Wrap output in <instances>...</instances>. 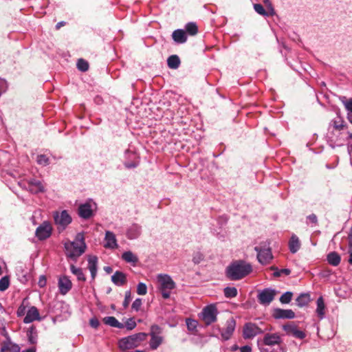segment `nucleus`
<instances>
[{"mask_svg":"<svg viewBox=\"0 0 352 352\" xmlns=\"http://www.w3.org/2000/svg\"><path fill=\"white\" fill-rule=\"evenodd\" d=\"M252 271V267L250 263L243 260H238L231 263L226 270L227 278L231 280H239Z\"/></svg>","mask_w":352,"mask_h":352,"instance_id":"f257e3e1","label":"nucleus"},{"mask_svg":"<svg viewBox=\"0 0 352 352\" xmlns=\"http://www.w3.org/2000/svg\"><path fill=\"white\" fill-rule=\"evenodd\" d=\"M86 248L82 233H78L74 241H68L65 243L67 256L74 260L85 252Z\"/></svg>","mask_w":352,"mask_h":352,"instance_id":"f03ea898","label":"nucleus"},{"mask_svg":"<svg viewBox=\"0 0 352 352\" xmlns=\"http://www.w3.org/2000/svg\"><path fill=\"white\" fill-rule=\"evenodd\" d=\"M326 138L332 148L344 145V142L352 139V133L344 130L327 131Z\"/></svg>","mask_w":352,"mask_h":352,"instance_id":"7ed1b4c3","label":"nucleus"},{"mask_svg":"<svg viewBox=\"0 0 352 352\" xmlns=\"http://www.w3.org/2000/svg\"><path fill=\"white\" fill-rule=\"evenodd\" d=\"M148 335V333L141 332L123 338L119 341V347L122 350L137 347L146 339Z\"/></svg>","mask_w":352,"mask_h":352,"instance_id":"20e7f679","label":"nucleus"},{"mask_svg":"<svg viewBox=\"0 0 352 352\" xmlns=\"http://www.w3.org/2000/svg\"><path fill=\"white\" fill-rule=\"evenodd\" d=\"M158 289L162 297L167 299L170 296V292L175 287V283L171 277L167 274H160L157 277Z\"/></svg>","mask_w":352,"mask_h":352,"instance_id":"39448f33","label":"nucleus"},{"mask_svg":"<svg viewBox=\"0 0 352 352\" xmlns=\"http://www.w3.org/2000/svg\"><path fill=\"white\" fill-rule=\"evenodd\" d=\"M257 252V258L263 265H267L271 262L273 258L271 248L268 241H264L259 245L254 248Z\"/></svg>","mask_w":352,"mask_h":352,"instance_id":"423d86ee","label":"nucleus"},{"mask_svg":"<svg viewBox=\"0 0 352 352\" xmlns=\"http://www.w3.org/2000/svg\"><path fill=\"white\" fill-rule=\"evenodd\" d=\"M218 314L219 311L217 305L215 304H210L203 308L199 317L205 324L208 326L217 321Z\"/></svg>","mask_w":352,"mask_h":352,"instance_id":"0eeeda50","label":"nucleus"},{"mask_svg":"<svg viewBox=\"0 0 352 352\" xmlns=\"http://www.w3.org/2000/svg\"><path fill=\"white\" fill-rule=\"evenodd\" d=\"M162 333V329L160 326L153 324L151 327L149 346L152 350L157 349L162 344L164 338L161 336Z\"/></svg>","mask_w":352,"mask_h":352,"instance_id":"6e6552de","label":"nucleus"},{"mask_svg":"<svg viewBox=\"0 0 352 352\" xmlns=\"http://www.w3.org/2000/svg\"><path fill=\"white\" fill-rule=\"evenodd\" d=\"M264 331L261 329L256 324L253 322H247L243 328V338L245 340L253 339L258 335L263 333Z\"/></svg>","mask_w":352,"mask_h":352,"instance_id":"1a4fd4ad","label":"nucleus"},{"mask_svg":"<svg viewBox=\"0 0 352 352\" xmlns=\"http://www.w3.org/2000/svg\"><path fill=\"white\" fill-rule=\"evenodd\" d=\"M276 291L271 288H266L261 291L258 296V300L260 304L268 305L274 299Z\"/></svg>","mask_w":352,"mask_h":352,"instance_id":"9d476101","label":"nucleus"},{"mask_svg":"<svg viewBox=\"0 0 352 352\" xmlns=\"http://www.w3.org/2000/svg\"><path fill=\"white\" fill-rule=\"evenodd\" d=\"M236 327V321L233 318L226 320V327L221 331V336L223 340H228L232 336Z\"/></svg>","mask_w":352,"mask_h":352,"instance_id":"9b49d317","label":"nucleus"},{"mask_svg":"<svg viewBox=\"0 0 352 352\" xmlns=\"http://www.w3.org/2000/svg\"><path fill=\"white\" fill-rule=\"evenodd\" d=\"M52 233V226L47 222H43L36 230V236L39 240H45L50 236Z\"/></svg>","mask_w":352,"mask_h":352,"instance_id":"f8f14e48","label":"nucleus"},{"mask_svg":"<svg viewBox=\"0 0 352 352\" xmlns=\"http://www.w3.org/2000/svg\"><path fill=\"white\" fill-rule=\"evenodd\" d=\"M58 287L61 295H66L72 288V283L67 276H61L58 278Z\"/></svg>","mask_w":352,"mask_h":352,"instance_id":"ddd939ff","label":"nucleus"},{"mask_svg":"<svg viewBox=\"0 0 352 352\" xmlns=\"http://www.w3.org/2000/svg\"><path fill=\"white\" fill-rule=\"evenodd\" d=\"M261 342L266 345L274 346L275 347L283 346L282 345V339L278 333H266Z\"/></svg>","mask_w":352,"mask_h":352,"instance_id":"4468645a","label":"nucleus"},{"mask_svg":"<svg viewBox=\"0 0 352 352\" xmlns=\"http://www.w3.org/2000/svg\"><path fill=\"white\" fill-rule=\"evenodd\" d=\"M54 218L56 223L63 228L67 226L72 221V218L66 210H63L60 213L56 212L54 215Z\"/></svg>","mask_w":352,"mask_h":352,"instance_id":"2eb2a0df","label":"nucleus"},{"mask_svg":"<svg viewBox=\"0 0 352 352\" xmlns=\"http://www.w3.org/2000/svg\"><path fill=\"white\" fill-rule=\"evenodd\" d=\"M272 316L275 319H293L295 318V313L292 309L276 308L273 310Z\"/></svg>","mask_w":352,"mask_h":352,"instance_id":"dca6fc26","label":"nucleus"},{"mask_svg":"<svg viewBox=\"0 0 352 352\" xmlns=\"http://www.w3.org/2000/svg\"><path fill=\"white\" fill-rule=\"evenodd\" d=\"M41 318L40 317L38 309L32 306L27 311V314L23 319V322L25 324L31 323L35 320L40 321Z\"/></svg>","mask_w":352,"mask_h":352,"instance_id":"f3484780","label":"nucleus"},{"mask_svg":"<svg viewBox=\"0 0 352 352\" xmlns=\"http://www.w3.org/2000/svg\"><path fill=\"white\" fill-rule=\"evenodd\" d=\"M104 247L109 249H116L118 247L117 239L113 232L106 231Z\"/></svg>","mask_w":352,"mask_h":352,"instance_id":"a211bd4d","label":"nucleus"},{"mask_svg":"<svg viewBox=\"0 0 352 352\" xmlns=\"http://www.w3.org/2000/svg\"><path fill=\"white\" fill-rule=\"evenodd\" d=\"M93 209L91 205L89 203H85L80 205L78 208V215L85 219H89L93 216Z\"/></svg>","mask_w":352,"mask_h":352,"instance_id":"6ab92c4d","label":"nucleus"},{"mask_svg":"<svg viewBox=\"0 0 352 352\" xmlns=\"http://www.w3.org/2000/svg\"><path fill=\"white\" fill-rule=\"evenodd\" d=\"M254 9L258 14L263 16H272L276 14L272 5H270V8H267V10H265L261 4L255 3L254 4Z\"/></svg>","mask_w":352,"mask_h":352,"instance_id":"aec40b11","label":"nucleus"},{"mask_svg":"<svg viewBox=\"0 0 352 352\" xmlns=\"http://www.w3.org/2000/svg\"><path fill=\"white\" fill-rule=\"evenodd\" d=\"M142 232V227L137 224H132L127 230L126 236L129 239H135L139 237Z\"/></svg>","mask_w":352,"mask_h":352,"instance_id":"412c9836","label":"nucleus"},{"mask_svg":"<svg viewBox=\"0 0 352 352\" xmlns=\"http://www.w3.org/2000/svg\"><path fill=\"white\" fill-rule=\"evenodd\" d=\"M28 187L32 193H38L45 190V186L42 182L35 179H30L28 182Z\"/></svg>","mask_w":352,"mask_h":352,"instance_id":"4be33fe9","label":"nucleus"},{"mask_svg":"<svg viewBox=\"0 0 352 352\" xmlns=\"http://www.w3.org/2000/svg\"><path fill=\"white\" fill-rule=\"evenodd\" d=\"M257 344L261 352H285L284 346H274L266 345L263 342L258 340Z\"/></svg>","mask_w":352,"mask_h":352,"instance_id":"5701e85b","label":"nucleus"},{"mask_svg":"<svg viewBox=\"0 0 352 352\" xmlns=\"http://www.w3.org/2000/svg\"><path fill=\"white\" fill-rule=\"evenodd\" d=\"M173 41L179 44L184 43L187 41L186 33L184 30L177 29L172 34Z\"/></svg>","mask_w":352,"mask_h":352,"instance_id":"b1692460","label":"nucleus"},{"mask_svg":"<svg viewBox=\"0 0 352 352\" xmlns=\"http://www.w3.org/2000/svg\"><path fill=\"white\" fill-rule=\"evenodd\" d=\"M346 129V125L344 124V122L340 119H334L332 120L328 126V131H338V130H344Z\"/></svg>","mask_w":352,"mask_h":352,"instance_id":"393cba45","label":"nucleus"},{"mask_svg":"<svg viewBox=\"0 0 352 352\" xmlns=\"http://www.w3.org/2000/svg\"><path fill=\"white\" fill-rule=\"evenodd\" d=\"M98 258L96 256H89L88 258V269L89 270L92 279H94L97 274Z\"/></svg>","mask_w":352,"mask_h":352,"instance_id":"a878e982","label":"nucleus"},{"mask_svg":"<svg viewBox=\"0 0 352 352\" xmlns=\"http://www.w3.org/2000/svg\"><path fill=\"white\" fill-rule=\"evenodd\" d=\"M300 248V242L296 234H292L289 241V251L294 254L298 251Z\"/></svg>","mask_w":352,"mask_h":352,"instance_id":"bb28decb","label":"nucleus"},{"mask_svg":"<svg viewBox=\"0 0 352 352\" xmlns=\"http://www.w3.org/2000/svg\"><path fill=\"white\" fill-rule=\"evenodd\" d=\"M21 348L10 341L5 342L1 349V352H20Z\"/></svg>","mask_w":352,"mask_h":352,"instance_id":"cd10ccee","label":"nucleus"},{"mask_svg":"<svg viewBox=\"0 0 352 352\" xmlns=\"http://www.w3.org/2000/svg\"><path fill=\"white\" fill-rule=\"evenodd\" d=\"M111 280L116 285L122 286L126 282V278L124 273L116 271L111 276Z\"/></svg>","mask_w":352,"mask_h":352,"instance_id":"c85d7f7f","label":"nucleus"},{"mask_svg":"<svg viewBox=\"0 0 352 352\" xmlns=\"http://www.w3.org/2000/svg\"><path fill=\"white\" fill-rule=\"evenodd\" d=\"M103 322L112 327H116L118 329H122L124 327V325L120 322L115 317L113 316H106L102 319Z\"/></svg>","mask_w":352,"mask_h":352,"instance_id":"c756f323","label":"nucleus"},{"mask_svg":"<svg viewBox=\"0 0 352 352\" xmlns=\"http://www.w3.org/2000/svg\"><path fill=\"white\" fill-rule=\"evenodd\" d=\"M317 308H316V314L318 318L322 320L324 318L325 316V305L324 302V299L322 296L319 297L316 301Z\"/></svg>","mask_w":352,"mask_h":352,"instance_id":"7c9ffc66","label":"nucleus"},{"mask_svg":"<svg viewBox=\"0 0 352 352\" xmlns=\"http://www.w3.org/2000/svg\"><path fill=\"white\" fill-rule=\"evenodd\" d=\"M311 298L309 293L300 294L296 299V305L300 307L307 306Z\"/></svg>","mask_w":352,"mask_h":352,"instance_id":"2f4dec72","label":"nucleus"},{"mask_svg":"<svg viewBox=\"0 0 352 352\" xmlns=\"http://www.w3.org/2000/svg\"><path fill=\"white\" fill-rule=\"evenodd\" d=\"M181 61L177 55H171L167 59L168 67L173 69H177L180 65Z\"/></svg>","mask_w":352,"mask_h":352,"instance_id":"473e14b6","label":"nucleus"},{"mask_svg":"<svg viewBox=\"0 0 352 352\" xmlns=\"http://www.w3.org/2000/svg\"><path fill=\"white\" fill-rule=\"evenodd\" d=\"M122 258L129 263L135 264L138 261V256L131 251L124 252L122 255Z\"/></svg>","mask_w":352,"mask_h":352,"instance_id":"72a5a7b5","label":"nucleus"},{"mask_svg":"<svg viewBox=\"0 0 352 352\" xmlns=\"http://www.w3.org/2000/svg\"><path fill=\"white\" fill-rule=\"evenodd\" d=\"M340 256L336 252H331L327 255V261L329 263L333 266L338 265L340 263Z\"/></svg>","mask_w":352,"mask_h":352,"instance_id":"f704fd0d","label":"nucleus"},{"mask_svg":"<svg viewBox=\"0 0 352 352\" xmlns=\"http://www.w3.org/2000/svg\"><path fill=\"white\" fill-rule=\"evenodd\" d=\"M70 270L72 273L76 276L77 279L80 281H85L86 278L81 268L75 267L74 265H70Z\"/></svg>","mask_w":352,"mask_h":352,"instance_id":"c9c22d12","label":"nucleus"},{"mask_svg":"<svg viewBox=\"0 0 352 352\" xmlns=\"http://www.w3.org/2000/svg\"><path fill=\"white\" fill-rule=\"evenodd\" d=\"M339 100L349 112L348 113H352V98H347L346 96H340Z\"/></svg>","mask_w":352,"mask_h":352,"instance_id":"e433bc0d","label":"nucleus"},{"mask_svg":"<svg viewBox=\"0 0 352 352\" xmlns=\"http://www.w3.org/2000/svg\"><path fill=\"white\" fill-rule=\"evenodd\" d=\"M237 289L234 287H227L223 289V294L226 298H232L237 296Z\"/></svg>","mask_w":352,"mask_h":352,"instance_id":"4c0bfd02","label":"nucleus"},{"mask_svg":"<svg viewBox=\"0 0 352 352\" xmlns=\"http://www.w3.org/2000/svg\"><path fill=\"white\" fill-rule=\"evenodd\" d=\"M186 31L188 34L191 36H194L197 34L198 32V28L197 25L195 23L190 22L188 23L185 26Z\"/></svg>","mask_w":352,"mask_h":352,"instance_id":"58836bf2","label":"nucleus"},{"mask_svg":"<svg viewBox=\"0 0 352 352\" xmlns=\"http://www.w3.org/2000/svg\"><path fill=\"white\" fill-rule=\"evenodd\" d=\"M292 296L293 293L292 292H286L281 295L279 300L282 304H288L291 302Z\"/></svg>","mask_w":352,"mask_h":352,"instance_id":"ea45409f","label":"nucleus"},{"mask_svg":"<svg viewBox=\"0 0 352 352\" xmlns=\"http://www.w3.org/2000/svg\"><path fill=\"white\" fill-rule=\"evenodd\" d=\"M77 68L81 72H86L89 69V64L87 61L80 58L77 62Z\"/></svg>","mask_w":352,"mask_h":352,"instance_id":"a19ab883","label":"nucleus"},{"mask_svg":"<svg viewBox=\"0 0 352 352\" xmlns=\"http://www.w3.org/2000/svg\"><path fill=\"white\" fill-rule=\"evenodd\" d=\"M28 307V302H26V299H24L21 303V305L19 307L16 314L18 316H23L25 315L26 311V308Z\"/></svg>","mask_w":352,"mask_h":352,"instance_id":"79ce46f5","label":"nucleus"},{"mask_svg":"<svg viewBox=\"0 0 352 352\" xmlns=\"http://www.w3.org/2000/svg\"><path fill=\"white\" fill-rule=\"evenodd\" d=\"M10 285L9 278L8 276H3L0 280V291L3 292L6 290Z\"/></svg>","mask_w":352,"mask_h":352,"instance_id":"37998d69","label":"nucleus"},{"mask_svg":"<svg viewBox=\"0 0 352 352\" xmlns=\"http://www.w3.org/2000/svg\"><path fill=\"white\" fill-rule=\"evenodd\" d=\"M36 162L41 165L47 166L49 164V158L45 155H39L37 156Z\"/></svg>","mask_w":352,"mask_h":352,"instance_id":"c03bdc74","label":"nucleus"},{"mask_svg":"<svg viewBox=\"0 0 352 352\" xmlns=\"http://www.w3.org/2000/svg\"><path fill=\"white\" fill-rule=\"evenodd\" d=\"M137 293L139 295H145L147 293V287L143 283H138L137 286Z\"/></svg>","mask_w":352,"mask_h":352,"instance_id":"a18cd8bd","label":"nucleus"},{"mask_svg":"<svg viewBox=\"0 0 352 352\" xmlns=\"http://www.w3.org/2000/svg\"><path fill=\"white\" fill-rule=\"evenodd\" d=\"M186 322L187 327L190 331L195 330L197 327V322L195 320L188 318Z\"/></svg>","mask_w":352,"mask_h":352,"instance_id":"49530a36","label":"nucleus"},{"mask_svg":"<svg viewBox=\"0 0 352 352\" xmlns=\"http://www.w3.org/2000/svg\"><path fill=\"white\" fill-rule=\"evenodd\" d=\"M204 256L199 252H195L192 256V262L195 264H199L204 260Z\"/></svg>","mask_w":352,"mask_h":352,"instance_id":"de8ad7c7","label":"nucleus"},{"mask_svg":"<svg viewBox=\"0 0 352 352\" xmlns=\"http://www.w3.org/2000/svg\"><path fill=\"white\" fill-rule=\"evenodd\" d=\"M124 325L127 329V330L131 331V330L135 329L137 324H136V322L134 320V319L131 318L126 320L125 324H124Z\"/></svg>","mask_w":352,"mask_h":352,"instance_id":"09e8293b","label":"nucleus"},{"mask_svg":"<svg viewBox=\"0 0 352 352\" xmlns=\"http://www.w3.org/2000/svg\"><path fill=\"white\" fill-rule=\"evenodd\" d=\"M283 328L286 331V333L287 334L292 335L294 330L296 329V326L294 325L293 323H289V324H285Z\"/></svg>","mask_w":352,"mask_h":352,"instance_id":"8fccbe9b","label":"nucleus"},{"mask_svg":"<svg viewBox=\"0 0 352 352\" xmlns=\"http://www.w3.org/2000/svg\"><path fill=\"white\" fill-rule=\"evenodd\" d=\"M290 274H291V270L289 269H282V270H276V272H274L273 275L274 277H279L282 274L288 276Z\"/></svg>","mask_w":352,"mask_h":352,"instance_id":"3c124183","label":"nucleus"},{"mask_svg":"<svg viewBox=\"0 0 352 352\" xmlns=\"http://www.w3.org/2000/svg\"><path fill=\"white\" fill-rule=\"evenodd\" d=\"M131 300V293L130 291H126L125 292L124 300L123 302V306L124 308H126L129 306Z\"/></svg>","mask_w":352,"mask_h":352,"instance_id":"603ef678","label":"nucleus"},{"mask_svg":"<svg viewBox=\"0 0 352 352\" xmlns=\"http://www.w3.org/2000/svg\"><path fill=\"white\" fill-rule=\"evenodd\" d=\"M142 305V300L140 298H137L132 304V309L138 311Z\"/></svg>","mask_w":352,"mask_h":352,"instance_id":"864d4df0","label":"nucleus"},{"mask_svg":"<svg viewBox=\"0 0 352 352\" xmlns=\"http://www.w3.org/2000/svg\"><path fill=\"white\" fill-rule=\"evenodd\" d=\"M292 336L297 338L303 339L305 337V333L296 328L294 330Z\"/></svg>","mask_w":352,"mask_h":352,"instance_id":"5fc2aeb1","label":"nucleus"},{"mask_svg":"<svg viewBox=\"0 0 352 352\" xmlns=\"http://www.w3.org/2000/svg\"><path fill=\"white\" fill-rule=\"evenodd\" d=\"M89 324L91 327L97 329L100 325V322L96 318L94 317L89 320Z\"/></svg>","mask_w":352,"mask_h":352,"instance_id":"6e6d98bb","label":"nucleus"},{"mask_svg":"<svg viewBox=\"0 0 352 352\" xmlns=\"http://www.w3.org/2000/svg\"><path fill=\"white\" fill-rule=\"evenodd\" d=\"M47 279L44 275H41L39 277L38 285L40 287H44L46 285Z\"/></svg>","mask_w":352,"mask_h":352,"instance_id":"4d7b16f0","label":"nucleus"},{"mask_svg":"<svg viewBox=\"0 0 352 352\" xmlns=\"http://www.w3.org/2000/svg\"><path fill=\"white\" fill-rule=\"evenodd\" d=\"M307 219L316 225L318 223V218L316 214H311L307 217Z\"/></svg>","mask_w":352,"mask_h":352,"instance_id":"13d9d810","label":"nucleus"},{"mask_svg":"<svg viewBox=\"0 0 352 352\" xmlns=\"http://www.w3.org/2000/svg\"><path fill=\"white\" fill-rule=\"evenodd\" d=\"M28 340L31 344H35L37 340V336L34 335L32 332H30V333H28Z\"/></svg>","mask_w":352,"mask_h":352,"instance_id":"bf43d9fd","label":"nucleus"},{"mask_svg":"<svg viewBox=\"0 0 352 352\" xmlns=\"http://www.w3.org/2000/svg\"><path fill=\"white\" fill-rule=\"evenodd\" d=\"M138 166V163L133 162H125L124 166L127 168H135Z\"/></svg>","mask_w":352,"mask_h":352,"instance_id":"052dcab7","label":"nucleus"},{"mask_svg":"<svg viewBox=\"0 0 352 352\" xmlns=\"http://www.w3.org/2000/svg\"><path fill=\"white\" fill-rule=\"evenodd\" d=\"M240 351L241 352H252V348H251V346H250L248 345H245V346H241L240 348Z\"/></svg>","mask_w":352,"mask_h":352,"instance_id":"680f3d73","label":"nucleus"},{"mask_svg":"<svg viewBox=\"0 0 352 352\" xmlns=\"http://www.w3.org/2000/svg\"><path fill=\"white\" fill-rule=\"evenodd\" d=\"M348 238H349V244L350 246H352V227L350 229Z\"/></svg>","mask_w":352,"mask_h":352,"instance_id":"e2e57ef3","label":"nucleus"},{"mask_svg":"<svg viewBox=\"0 0 352 352\" xmlns=\"http://www.w3.org/2000/svg\"><path fill=\"white\" fill-rule=\"evenodd\" d=\"M64 25H65V22H63V21H60V22L58 23L56 25V29H59L61 26H63Z\"/></svg>","mask_w":352,"mask_h":352,"instance_id":"0e129e2a","label":"nucleus"},{"mask_svg":"<svg viewBox=\"0 0 352 352\" xmlns=\"http://www.w3.org/2000/svg\"><path fill=\"white\" fill-rule=\"evenodd\" d=\"M23 352H36V349L34 347H32L25 351H23Z\"/></svg>","mask_w":352,"mask_h":352,"instance_id":"69168bd1","label":"nucleus"},{"mask_svg":"<svg viewBox=\"0 0 352 352\" xmlns=\"http://www.w3.org/2000/svg\"><path fill=\"white\" fill-rule=\"evenodd\" d=\"M347 119L351 124H352V114L347 113Z\"/></svg>","mask_w":352,"mask_h":352,"instance_id":"338daca9","label":"nucleus"},{"mask_svg":"<svg viewBox=\"0 0 352 352\" xmlns=\"http://www.w3.org/2000/svg\"><path fill=\"white\" fill-rule=\"evenodd\" d=\"M349 263L352 265V252L350 253Z\"/></svg>","mask_w":352,"mask_h":352,"instance_id":"774afa93","label":"nucleus"}]
</instances>
